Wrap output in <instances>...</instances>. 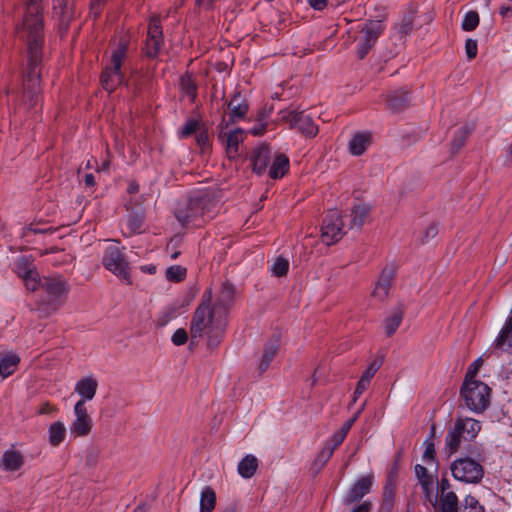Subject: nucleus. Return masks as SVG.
I'll use <instances>...</instances> for the list:
<instances>
[{
  "instance_id": "f257e3e1",
  "label": "nucleus",
  "mask_w": 512,
  "mask_h": 512,
  "mask_svg": "<svg viewBox=\"0 0 512 512\" xmlns=\"http://www.w3.org/2000/svg\"><path fill=\"white\" fill-rule=\"evenodd\" d=\"M16 32L25 41V65L23 68V92L29 108L41 101V71L44 58V23L40 0H29L21 25Z\"/></svg>"
},
{
  "instance_id": "f03ea898",
  "label": "nucleus",
  "mask_w": 512,
  "mask_h": 512,
  "mask_svg": "<svg viewBox=\"0 0 512 512\" xmlns=\"http://www.w3.org/2000/svg\"><path fill=\"white\" fill-rule=\"evenodd\" d=\"M213 292L207 288L190 321V346L198 339L207 338L210 350L216 349L224 339L228 325L227 318L212 307Z\"/></svg>"
},
{
  "instance_id": "7ed1b4c3",
  "label": "nucleus",
  "mask_w": 512,
  "mask_h": 512,
  "mask_svg": "<svg viewBox=\"0 0 512 512\" xmlns=\"http://www.w3.org/2000/svg\"><path fill=\"white\" fill-rule=\"evenodd\" d=\"M463 450L465 455L455 459L450 465L452 476L463 483L478 484L485 474L482 465L484 461L482 444H467L463 446Z\"/></svg>"
},
{
  "instance_id": "20e7f679",
  "label": "nucleus",
  "mask_w": 512,
  "mask_h": 512,
  "mask_svg": "<svg viewBox=\"0 0 512 512\" xmlns=\"http://www.w3.org/2000/svg\"><path fill=\"white\" fill-rule=\"evenodd\" d=\"M271 148L268 144L262 143L255 146L249 156L252 172L258 176L266 172L271 179H281L289 171V157L284 153L275 154L273 161Z\"/></svg>"
},
{
  "instance_id": "39448f33",
  "label": "nucleus",
  "mask_w": 512,
  "mask_h": 512,
  "mask_svg": "<svg viewBox=\"0 0 512 512\" xmlns=\"http://www.w3.org/2000/svg\"><path fill=\"white\" fill-rule=\"evenodd\" d=\"M216 206L206 195L193 197L176 209L175 217L184 227H201L215 217Z\"/></svg>"
},
{
  "instance_id": "423d86ee",
  "label": "nucleus",
  "mask_w": 512,
  "mask_h": 512,
  "mask_svg": "<svg viewBox=\"0 0 512 512\" xmlns=\"http://www.w3.org/2000/svg\"><path fill=\"white\" fill-rule=\"evenodd\" d=\"M482 429L481 422L470 417H456L454 424L448 428L445 436V447L449 455L457 453L462 442L476 443L474 440Z\"/></svg>"
},
{
  "instance_id": "0eeeda50",
  "label": "nucleus",
  "mask_w": 512,
  "mask_h": 512,
  "mask_svg": "<svg viewBox=\"0 0 512 512\" xmlns=\"http://www.w3.org/2000/svg\"><path fill=\"white\" fill-rule=\"evenodd\" d=\"M128 42L121 40L116 49L112 51L109 64H106L100 75V82L105 91L113 93L124 81L122 65L126 59Z\"/></svg>"
},
{
  "instance_id": "6e6552de",
  "label": "nucleus",
  "mask_w": 512,
  "mask_h": 512,
  "mask_svg": "<svg viewBox=\"0 0 512 512\" xmlns=\"http://www.w3.org/2000/svg\"><path fill=\"white\" fill-rule=\"evenodd\" d=\"M491 388L482 381L462 382L460 397L466 407L476 414H481L490 406Z\"/></svg>"
},
{
  "instance_id": "1a4fd4ad",
  "label": "nucleus",
  "mask_w": 512,
  "mask_h": 512,
  "mask_svg": "<svg viewBox=\"0 0 512 512\" xmlns=\"http://www.w3.org/2000/svg\"><path fill=\"white\" fill-rule=\"evenodd\" d=\"M125 247L109 245L104 249L102 265L106 270L123 280L127 285L132 284L130 266L124 254Z\"/></svg>"
},
{
  "instance_id": "9d476101",
  "label": "nucleus",
  "mask_w": 512,
  "mask_h": 512,
  "mask_svg": "<svg viewBox=\"0 0 512 512\" xmlns=\"http://www.w3.org/2000/svg\"><path fill=\"white\" fill-rule=\"evenodd\" d=\"M385 29L386 25L383 20L370 19L365 22L360 30L362 36L357 40L356 55L358 59L362 60L367 56Z\"/></svg>"
},
{
  "instance_id": "9b49d317",
  "label": "nucleus",
  "mask_w": 512,
  "mask_h": 512,
  "mask_svg": "<svg viewBox=\"0 0 512 512\" xmlns=\"http://www.w3.org/2000/svg\"><path fill=\"white\" fill-rule=\"evenodd\" d=\"M163 46L164 35L161 16L154 14L149 19L147 35L142 47L143 55L148 59L154 60L158 57Z\"/></svg>"
},
{
  "instance_id": "f8f14e48",
  "label": "nucleus",
  "mask_w": 512,
  "mask_h": 512,
  "mask_svg": "<svg viewBox=\"0 0 512 512\" xmlns=\"http://www.w3.org/2000/svg\"><path fill=\"white\" fill-rule=\"evenodd\" d=\"M281 120L289 124L291 129H296L306 137L314 138L318 134V126L313 118L304 111L282 110Z\"/></svg>"
},
{
  "instance_id": "ddd939ff",
  "label": "nucleus",
  "mask_w": 512,
  "mask_h": 512,
  "mask_svg": "<svg viewBox=\"0 0 512 512\" xmlns=\"http://www.w3.org/2000/svg\"><path fill=\"white\" fill-rule=\"evenodd\" d=\"M344 225L340 213L330 210L323 220L321 227V239L330 246L338 242L344 236Z\"/></svg>"
},
{
  "instance_id": "4468645a",
  "label": "nucleus",
  "mask_w": 512,
  "mask_h": 512,
  "mask_svg": "<svg viewBox=\"0 0 512 512\" xmlns=\"http://www.w3.org/2000/svg\"><path fill=\"white\" fill-rule=\"evenodd\" d=\"M230 124L226 123V119L223 117L219 124L220 132L218 139L225 146L227 157L230 160H235L239 157V145L243 142L244 131L241 128H236L231 131H225Z\"/></svg>"
},
{
  "instance_id": "2eb2a0df",
  "label": "nucleus",
  "mask_w": 512,
  "mask_h": 512,
  "mask_svg": "<svg viewBox=\"0 0 512 512\" xmlns=\"http://www.w3.org/2000/svg\"><path fill=\"white\" fill-rule=\"evenodd\" d=\"M53 17L57 20V28L63 37L69 30L70 23L74 19L73 5L68 0H52Z\"/></svg>"
},
{
  "instance_id": "dca6fc26",
  "label": "nucleus",
  "mask_w": 512,
  "mask_h": 512,
  "mask_svg": "<svg viewBox=\"0 0 512 512\" xmlns=\"http://www.w3.org/2000/svg\"><path fill=\"white\" fill-rule=\"evenodd\" d=\"M74 413L76 418L72 422L71 433L79 437L87 436L92 430L93 422L83 401L76 402Z\"/></svg>"
},
{
  "instance_id": "f3484780",
  "label": "nucleus",
  "mask_w": 512,
  "mask_h": 512,
  "mask_svg": "<svg viewBox=\"0 0 512 512\" xmlns=\"http://www.w3.org/2000/svg\"><path fill=\"white\" fill-rule=\"evenodd\" d=\"M374 477L372 474L358 478L348 489L343 498L345 505L358 503L365 495L371 492Z\"/></svg>"
},
{
  "instance_id": "a211bd4d",
  "label": "nucleus",
  "mask_w": 512,
  "mask_h": 512,
  "mask_svg": "<svg viewBox=\"0 0 512 512\" xmlns=\"http://www.w3.org/2000/svg\"><path fill=\"white\" fill-rule=\"evenodd\" d=\"M41 288L53 303L66 296L70 290L68 282L61 275L44 277Z\"/></svg>"
},
{
  "instance_id": "6ab92c4d",
  "label": "nucleus",
  "mask_w": 512,
  "mask_h": 512,
  "mask_svg": "<svg viewBox=\"0 0 512 512\" xmlns=\"http://www.w3.org/2000/svg\"><path fill=\"white\" fill-rule=\"evenodd\" d=\"M229 121L226 123L234 124L243 120L249 111V102L242 96L240 91H236L230 101L226 102Z\"/></svg>"
},
{
  "instance_id": "aec40b11",
  "label": "nucleus",
  "mask_w": 512,
  "mask_h": 512,
  "mask_svg": "<svg viewBox=\"0 0 512 512\" xmlns=\"http://www.w3.org/2000/svg\"><path fill=\"white\" fill-rule=\"evenodd\" d=\"M492 348L512 355V312L494 339Z\"/></svg>"
},
{
  "instance_id": "412c9836",
  "label": "nucleus",
  "mask_w": 512,
  "mask_h": 512,
  "mask_svg": "<svg viewBox=\"0 0 512 512\" xmlns=\"http://www.w3.org/2000/svg\"><path fill=\"white\" fill-rule=\"evenodd\" d=\"M235 297V288L234 285L228 281L224 282L221 285V289L219 295L216 299V302L212 307L216 311H220V314L226 317L230 307L233 304Z\"/></svg>"
},
{
  "instance_id": "4be33fe9",
  "label": "nucleus",
  "mask_w": 512,
  "mask_h": 512,
  "mask_svg": "<svg viewBox=\"0 0 512 512\" xmlns=\"http://www.w3.org/2000/svg\"><path fill=\"white\" fill-rule=\"evenodd\" d=\"M25 458L20 451L8 449L0 460V468L4 471L15 472L22 468Z\"/></svg>"
},
{
  "instance_id": "5701e85b",
  "label": "nucleus",
  "mask_w": 512,
  "mask_h": 512,
  "mask_svg": "<svg viewBox=\"0 0 512 512\" xmlns=\"http://www.w3.org/2000/svg\"><path fill=\"white\" fill-rule=\"evenodd\" d=\"M98 388V382L92 376L81 378L75 385V392L81 396L79 401L92 400L95 397Z\"/></svg>"
},
{
  "instance_id": "b1692460",
  "label": "nucleus",
  "mask_w": 512,
  "mask_h": 512,
  "mask_svg": "<svg viewBox=\"0 0 512 512\" xmlns=\"http://www.w3.org/2000/svg\"><path fill=\"white\" fill-rule=\"evenodd\" d=\"M372 134L369 131L355 133L349 142V151L354 156L362 155L370 146Z\"/></svg>"
},
{
  "instance_id": "393cba45",
  "label": "nucleus",
  "mask_w": 512,
  "mask_h": 512,
  "mask_svg": "<svg viewBox=\"0 0 512 512\" xmlns=\"http://www.w3.org/2000/svg\"><path fill=\"white\" fill-rule=\"evenodd\" d=\"M387 105L393 112H401L409 107V91L399 89L387 95Z\"/></svg>"
},
{
  "instance_id": "a878e982",
  "label": "nucleus",
  "mask_w": 512,
  "mask_h": 512,
  "mask_svg": "<svg viewBox=\"0 0 512 512\" xmlns=\"http://www.w3.org/2000/svg\"><path fill=\"white\" fill-rule=\"evenodd\" d=\"M181 92L190 99L191 103H195L198 96V84L190 71H186L179 81Z\"/></svg>"
},
{
  "instance_id": "bb28decb",
  "label": "nucleus",
  "mask_w": 512,
  "mask_h": 512,
  "mask_svg": "<svg viewBox=\"0 0 512 512\" xmlns=\"http://www.w3.org/2000/svg\"><path fill=\"white\" fill-rule=\"evenodd\" d=\"M396 484L389 477L383 487V494L378 512H392L395 504Z\"/></svg>"
},
{
  "instance_id": "cd10ccee",
  "label": "nucleus",
  "mask_w": 512,
  "mask_h": 512,
  "mask_svg": "<svg viewBox=\"0 0 512 512\" xmlns=\"http://www.w3.org/2000/svg\"><path fill=\"white\" fill-rule=\"evenodd\" d=\"M418 13V5L415 2H410L407 6V14L402 18L397 26L398 33L401 36H406L413 31L414 21Z\"/></svg>"
},
{
  "instance_id": "c85d7f7f",
  "label": "nucleus",
  "mask_w": 512,
  "mask_h": 512,
  "mask_svg": "<svg viewBox=\"0 0 512 512\" xmlns=\"http://www.w3.org/2000/svg\"><path fill=\"white\" fill-rule=\"evenodd\" d=\"M258 466V459L252 454H247L238 463L237 471L241 477L250 479L255 475Z\"/></svg>"
},
{
  "instance_id": "c756f323",
  "label": "nucleus",
  "mask_w": 512,
  "mask_h": 512,
  "mask_svg": "<svg viewBox=\"0 0 512 512\" xmlns=\"http://www.w3.org/2000/svg\"><path fill=\"white\" fill-rule=\"evenodd\" d=\"M19 363L20 357L15 353L0 355V376L3 378L11 376L15 372Z\"/></svg>"
},
{
  "instance_id": "7c9ffc66",
  "label": "nucleus",
  "mask_w": 512,
  "mask_h": 512,
  "mask_svg": "<svg viewBox=\"0 0 512 512\" xmlns=\"http://www.w3.org/2000/svg\"><path fill=\"white\" fill-rule=\"evenodd\" d=\"M474 130V125H465L458 128L453 135V139L451 141V153L456 154L460 151V149L465 145L466 140L471 135Z\"/></svg>"
},
{
  "instance_id": "2f4dec72",
  "label": "nucleus",
  "mask_w": 512,
  "mask_h": 512,
  "mask_svg": "<svg viewBox=\"0 0 512 512\" xmlns=\"http://www.w3.org/2000/svg\"><path fill=\"white\" fill-rule=\"evenodd\" d=\"M279 347V339H271L269 340L264 347L263 355L259 364V371L260 373L265 372L268 367L270 366V363L272 362L273 358L275 357Z\"/></svg>"
},
{
  "instance_id": "473e14b6",
  "label": "nucleus",
  "mask_w": 512,
  "mask_h": 512,
  "mask_svg": "<svg viewBox=\"0 0 512 512\" xmlns=\"http://www.w3.org/2000/svg\"><path fill=\"white\" fill-rule=\"evenodd\" d=\"M415 474L419 480L423 493L428 499H430L434 483L432 475H430L427 468L421 464L415 465Z\"/></svg>"
},
{
  "instance_id": "72a5a7b5",
  "label": "nucleus",
  "mask_w": 512,
  "mask_h": 512,
  "mask_svg": "<svg viewBox=\"0 0 512 512\" xmlns=\"http://www.w3.org/2000/svg\"><path fill=\"white\" fill-rule=\"evenodd\" d=\"M460 506L458 497L453 491L442 493L439 499L440 512H459Z\"/></svg>"
},
{
  "instance_id": "f704fd0d",
  "label": "nucleus",
  "mask_w": 512,
  "mask_h": 512,
  "mask_svg": "<svg viewBox=\"0 0 512 512\" xmlns=\"http://www.w3.org/2000/svg\"><path fill=\"white\" fill-rule=\"evenodd\" d=\"M216 506V493L211 486H205L201 491L199 512H212Z\"/></svg>"
},
{
  "instance_id": "c9c22d12",
  "label": "nucleus",
  "mask_w": 512,
  "mask_h": 512,
  "mask_svg": "<svg viewBox=\"0 0 512 512\" xmlns=\"http://www.w3.org/2000/svg\"><path fill=\"white\" fill-rule=\"evenodd\" d=\"M66 437V428L61 421H56L49 426L48 438L53 447L59 446Z\"/></svg>"
},
{
  "instance_id": "e433bc0d",
  "label": "nucleus",
  "mask_w": 512,
  "mask_h": 512,
  "mask_svg": "<svg viewBox=\"0 0 512 512\" xmlns=\"http://www.w3.org/2000/svg\"><path fill=\"white\" fill-rule=\"evenodd\" d=\"M403 318L404 309L402 307H398L390 317L385 319V333L387 337H391L395 334L401 325Z\"/></svg>"
},
{
  "instance_id": "4c0bfd02",
  "label": "nucleus",
  "mask_w": 512,
  "mask_h": 512,
  "mask_svg": "<svg viewBox=\"0 0 512 512\" xmlns=\"http://www.w3.org/2000/svg\"><path fill=\"white\" fill-rule=\"evenodd\" d=\"M370 212V208L365 204L357 203L351 209V225L350 228H361L364 224L366 217Z\"/></svg>"
},
{
  "instance_id": "58836bf2",
  "label": "nucleus",
  "mask_w": 512,
  "mask_h": 512,
  "mask_svg": "<svg viewBox=\"0 0 512 512\" xmlns=\"http://www.w3.org/2000/svg\"><path fill=\"white\" fill-rule=\"evenodd\" d=\"M145 214L143 209L133 210L129 213L127 219V226L130 234H138L144 224Z\"/></svg>"
},
{
  "instance_id": "ea45409f",
  "label": "nucleus",
  "mask_w": 512,
  "mask_h": 512,
  "mask_svg": "<svg viewBox=\"0 0 512 512\" xmlns=\"http://www.w3.org/2000/svg\"><path fill=\"white\" fill-rule=\"evenodd\" d=\"M435 424H432L431 426V432L429 439L425 440V450L422 455V459L426 462V464L435 463L438 464L437 456H436V450H435V444L433 442V438L435 436Z\"/></svg>"
},
{
  "instance_id": "a19ab883",
  "label": "nucleus",
  "mask_w": 512,
  "mask_h": 512,
  "mask_svg": "<svg viewBox=\"0 0 512 512\" xmlns=\"http://www.w3.org/2000/svg\"><path fill=\"white\" fill-rule=\"evenodd\" d=\"M333 453H334L333 448H330V446H327L325 444L324 447L316 455V457L312 463V468L315 469L317 472L320 471L326 465V463L330 460Z\"/></svg>"
},
{
  "instance_id": "79ce46f5",
  "label": "nucleus",
  "mask_w": 512,
  "mask_h": 512,
  "mask_svg": "<svg viewBox=\"0 0 512 512\" xmlns=\"http://www.w3.org/2000/svg\"><path fill=\"white\" fill-rule=\"evenodd\" d=\"M36 269L32 261L26 257H19L15 262V273L22 279Z\"/></svg>"
},
{
  "instance_id": "37998d69",
  "label": "nucleus",
  "mask_w": 512,
  "mask_h": 512,
  "mask_svg": "<svg viewBox=\"0 0 512 512\" xmlns=\"http://www.w3.org/2000/svg\"><path fill=\"white\" fill-rule=\"evenodd\" d=\"M480 22V17L477 11L470 10L468 11L462 20L461 28L463 31L471 32L474 31Z\"/></svg>"
},
{
  "instance_id": "c03bdc74",
  "label": "nucleus",
  "mask_w": 512,
  "mask_h": 512,
  "mask_svg": "<svg viewBox=\"0 0 512 512\" xmlns=\"http://www.w3.org/2000/svg\"><path fill=\"white\" fill-rule=\"evenodd\" d=\"M459 512H485L484 506L472 495L465 496Z\"/></svg>"
},
{
  "instance_id": "a18cd8bd",
  "label": "nucleus",
  "mask_w": 512,
  "mask_h": 512,
  "mask_svg": "<svg viewBox=\"0 0 512 512\" xmlns=\"http://www.w3.org/2000/svg\"><path fill=\"white\" fill-rule=\"evenodd\" d=\"M186 274L187 269L180 265H172L165 272L166 279L174 283L183 281L186 278Z\"/></svg>"
},
{
  "instance_id": "49530a36",
  "label": "nucleus",
  "mask_w": 512,
  "mask_h": 512,
  "mask_svg": "<svg viewBox=\"0 0 512 512\" xmlns=\"http://www.w3.org/2000/svg\"><path fill=\"white\" fill-rule=\"evenodd\" d=\"M288 270L289 261L283 256H278L271 267V272L276 277L286 276Z\"/></svg>"
},
{
  "instance_id": "de8ad7c7",
  "label": "nucleus",
  "mask_w": 512,
  "mask_h": 512,
  "mask_svg": "<svg viewBox=\"0 0 512 512\" xmlns=\"http://www.w3.org/2000/svg\"><path fill=\"white\" fill-rule=\"evenodd\" d=\"M199 128V121L197 119H188L185 124L178 130V137L185 139L196 133Z\"/></svg>"
},
{
  "instance_id": "09e8293b",
  "label": "nucleus",
  "mask_w": 512,
  "mask_h": 512,
  "mask_svg": "<svg viewBox=\"0 0 512 512\" xmlns=\"http://www.w3.org/2000/svg\"><path fill=\"white\" fill-rule=\"evenodd\" d=\"M22 279L24 281L26 288L31 292H34L37 290L38 287H41L42 280L39 277L37 269H35L33 272H31V274L27 275L26 277H23Z\"/></svg>"
},
{
  "instance_id": "8fccbe9b",
  "label": "nucleus",
  "mask_w": 512,
  "mask_h": 512,
  "mask_svg": "<svg viewBox=\"0 0 512 512\" xmlns=\"http://www.w3.org/2000/svg\"><path fill=\"white\" fill-rule=\"evenodd\" d=\"M395 275H396L395 268L393 266H386L380 274L378 283H380L382 285L385 284V286L391 288L394 278H395Z\"/></svg>"
},
{
  "instance_id": "3c124183",
  "label": "nucleus",
  "mask_w": 512,
  "mask_h": 512,
  "mask_svg": "<svg viewBox=\"0 0 512 512\" xmlns=\"http://www.w3.org/2000/svg\"><path fill=\"white\" fill-rule=\"evenodd\" d=\"M483 364L482 358H477L467 369L463 382L478 381L476 375Z\"/></svg>"
},
{
  "instance_id": "603ef678",
  "label": "nucleus",
  "mask_w": 512,
  "mask_h": 512,
  "mask_svg": "<svg viewBox=\"0 0 512 512\" xmlns=\"http://www.w3.org/2000/svg\"><path fill=\"white\" fill-rule=\"evenodd\" d=\"M383 364V360L382 359H374L369 365L368 367L365 369V371L363 372V374L361 375V377L371 381V379L374 377V375L376 374V372L380 369V367L382 366Z\"/></svg>"
},
{
  "instance_id": "864d4df0",
  "label": "nucleus",
  "mask_w": 512,
  "mask_h": 512,
  "mask_svg": "<svg viewBox=\"0 0 512 512\" xmlns=\"http://www.w3.org/2000/svg\"><path fill=\"white\" fill-rule=\"evenodd\" d=\"M465 53L469 60L476 58L478 53V43L475 39L468 38L465 41Z\"/></svg>"
},
{
  "instance_id": "5fc2aeb1",
  "label": "nucleus",
  "mask_w": 512,
  "mask_h": 512,
  "mask_svg": "<svg viewBox=\"0 0 512 512\" xmlns=\"http://www.w3.org/2000/svg\"><path fill=\"white\" fill-rule=\"evenodd\" d=\"M171 341L176 346H182L188 341V333L184 328L177 329L171 338Z\"/></svg>"
},
{
  "instance_id": "6e6d98bb",
  "label": "nucleus",
  "mask_w": 512,
  "mask_h": 512,
  "mask_svg": "<svg viewBox=\"0 0 512 512\" xmlns=\"http://www.w3.org/2000/svg\"><path fill=\"white\" fill-rule=\"evenodd\" d=\"M438 234V223L436 222H432L431 224H429V226L424 230L423 232V236L421 238V243L422 244H425L427 243L430 239H433L437 236Z\"/></svg>"
},
{
  "instance_id": "4d7b16f0",
  "label": "nucleus",
  "mask_w": 512,
  "mask_h": 512,
  "mask_svg": "<svg viewBox=\"0 0 512 512\" xmlns=\"http://www.w3.org/2000/svg\"><path fill=\"white\" fill-rule=\"evenodd\" d=\"M370 382L371 381H369L363 377H360L359 381L357 382L354 394H353V400H352L353 403H355L357 401V399L367 390V388L370 385Z\"/></svg>"
},
{
  "instance_id": "13d9d810",
  "label": "nucleus",
  "mask_w": 512,
  "mask_h": 512,
  "mask_svg": "<svg viewBox=\"0 0 512 512\" xmlns=\"http://www.w3.org/2000/svg\"><path fill=\"white\" fill-rule=\"evenodd\" d=\"M345 438L346 436L344 435V432L338 430L326 441L325 444L327 446H330V448H333V450H335L338 446H340L343 443Z\"/></svg>"
},
{
  "instance_id": "bf43d9fd",
  "label": "nucleus",
  "mask_w": 512,
  "mask_h": 512,
  "mask_svg": "<svg viewBox=\"0 0 512 512\" xmlns=\"http://www.w3.org/2000/svg\"><path fill=\"white\" fill-rule=\"evenodd\" d=\"M390 289L391 288L385 286V284L382 285L377 282V284L372 292V295L375 298H378L379 300L383 301L388 297Z\"/></svg>"
},
{
  "instance_id": "052dcab7",
  "label": "nucleus",
  "mask_w": 512,
  "mask_h": 512,
  "mask_svg": "<svg viewBox=\"0 0 512 512\" xmlns=\"http://www.w3.org/2000/svg\"><path fill=\"white\" fill-rule=\"evenodd\" d=\"M107 0H91L90 1V13L94 15V18H98L102 13V10Z\"/></svg>"
},
{
  "instance_id": "680f3d73",
  "label": "nucleus",
  "mask_w": 512,
  "mask_h": 512,
  "mask_svg": "<svg viewBox=\"0 0 512 512\" xmlns=\"http://www.w3.org/2000/svg\"><path fill=\"white\" fill-rule=\"evenodd\" d=\"M196 143L202 149L209 144V134L206 129L199 131L196 135Z\"/></svg>"
},
{
  "instance_id": "e2e57ef3",
  "label": "nucleus",
  "mask_w": 512,
  "mask_h": 512,
  "mask_svg": "<svg viewBox=\"0 0 512 512\" xmlns=\"http://www.w3.org/2000/svg\"><path fill=\"white\" fill-rule=\"evenodd\" d=\"M309 6L316 11H323L327 5L329 0H306Z\"/></svg>"
},
{
  "instance_id": "0e129e2a",
  "label": "nucleus",
  "mask_w": 512,
  "mask_h": 512,
  "mask_svg": "<svg viewBox=\"0 0 512 512\" xmlns=\"http://www.w3.org/2000/svg\"><path fill=\"white\" fill-rule=\"evenodd\" d=\"M373 504L371 501L366 500L356 505L351 512H371Z\"/></svg>"
},
{
  "instance_id": "69168bd1",
  "label": "nucleus",
  "mask_w": 512,
  "mask_h": 512,
  "mask_svg": "<svg viewBox=\"0 0 512 512\" xmlns=\"http://www.w3.org/2000/svg\"><path fill=\"white\" fill-rule=\"evenodd\" d=\"M213 4L214 0H195V6L199 9L210 10Z\"/></svg>"
},
{
  "instance_id": "338daca9",
  "label": "nucleus",
  "mask_w": 512,
  "mask_h": 512,
  "mask_svg": "<svg viewBox=\"0 0 512 512\" xmlns=\"http://www.w3.org/2000/svg\"><path fill=\"white\" fill-rule=\"evenodd\" d=\"M53 411H56V408L51 406V404L47 401V402H44V403H42L40 405L38 413L40 415H45V414H49V413H51Z\"/></svg>"
},
{
  "instance_id": "774afa93",
  "label": "nucleus",
  "mask_w": 512,
  "mask_h": 512,
  "mask_svg": "<svg viewBox=\"0 0 512 512\" xmlns=\"http://www.w3.org/2000/svg\"><path fill=\"white\" fill-rule=\"evenodd\" d=\"M357 416H354L353 418L348 419L339 429L341 432H344V435L347 436L349 433L351 427L353 426Z\"/></svg>"
}]
</instances>
